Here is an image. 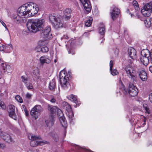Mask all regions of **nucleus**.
Listing matches in <instances>:
<instances>
[{
  "mask_svg": "<svg viewBox=\"0 0 152 152\" xmlns=\"http://www.w3.org/2000/svg\"><path fill=\"white\" fill-rule=\"evenodd\" d=\"M125 70L127 76L130 77L134 81H136V72L134 68L129 66H127Z\"/></svg>",
  "mask_w": 152,
  "mask_h": 152,
  "instance_id": "nucleus-8",
  "label": "nucleus"
},
{
  "mask_svg": "<svg viewBox=\"0 0 152 152\" xmlns=\"http://www.w3.org/2000/svg\"><path fill=\"white\" fill-rule=\"evenodd\" d=\"M50 101L52 103L55 102H56L55 99L54 98H52L50 100Z\"/></svg>",
  "mask_w": 152,
  "mask_h": 152,
  "instance_id": "nucleus-53",
  "label": "nucleus"
},
{
  "mask_svg": "<svg viewBox=\"0 0 152 152\" xmlns=\"http://www.w3.org/2000/svg\"><path fill=\"white\" fill-rule=\"evenodd\" d=\"M21 77L22 79V81L25 84L28 83L27 82L28 81V79L27 77L24 76H22Z\"/></svg>",
  "mask_w": 152,
  "mask_h": 152,
  "instance_id": "nucleus-43",
  "label": "nucleus"
},
{
  "mask_svg": "<svg viewBox=\"0 0 152 152\" xmlns=\"http://www.w3.org/2000/svg\"><path fill=\"white\" fill-rule=\"evenodd\" d=\"M77 148L78 149H79V148H81L80 147H78L77 146Z\"/></svg>",
  "mask_w": 152,
  "mask_h": 152,
  "instance_id": "nucleus-61",
  "label": "nucleus"
},
{
  "mask_svg": "<svg viewBox=\"0 0 152 152\" xmlns=\"http://www.w3.org/2000/svg\"><path fill=\"white\" fill-rule=\"evenodd\" d=\"M146 124V122H144V123L142 124V125L143 126H145Z\"/></svg>",
  "mask_w": 152,
  "mask_h": 152,
  "instance_id": "nucleus-59",
  "label": "nucleus"
},
{
  "mask_svg": "<svg viewBox=\"0 0 152 152\" xmlns=\"http://www.w3.org/2000/svg\"><path fill=\"white\" fill-rule=\"evenodd\" d=\"M22 107L23 110L25 112L26 116H28L29 115L28 111L26 110V108L25 106L24 105H22Z\"/></svg>",
  "mask_w": 152,
  "mask_h": 152,
  "instance_id": "nucleus-44",
  "label": "nucleus"
},
{
  "mask_svg": "<svg viewBox=\"0 0 152 152\" xmlns=\"http://www.w3.org/2000/svg\"><path fill=\"white\" fill-rule=\"evenodd\" d=\"M128 92L132 97H134L137 95L138 90L136 87L133 85H130L128 88Z\"/></svg>",
  "mask_w": 152,
  "mask_h": 152,
  "instance_id": "nucleus-11",
  "label": "nucleus"
},
{
  "mask_svg": "<svg viewBox=\"0 0 152 152\" xmlns=\"http://www.w3.org/2000/svg\"><path fill=\"white\" fill-rule=\"evenodd\" d=\"M53 26L56 29L62 27L63 26V21L60 18L58 20L54 23Z\"/></svg>",
  "mask_w": 152,
  "mask_h": 152,
  "instance_id": "nucleus-21",
  "label": "nucleus"
},
{
  "mask_svg": "<svg viewBox=\"0 0 152 152\" xmlns=\"http://www.w3.org/2000/svg\"><path fill=\"white\" fill-rule=\"evenodd\" d=\"M41 50L43 53H46L49 51V49L47 47L44 46L41 48Z\"/></svg>",
  "mask_w": 152,
  "mask_h": 152,
  "instance_id": "nucleus-38",
  "label": "nucleus"
},
{
  "mask_svg": "<svg viewBox=\"0 0 152 152\" xmlns=\"http://www.w3.org/2000/svg\"><path fill=\"white\" fill-rule=\"evenodd\" d=\"M128 53L132 59H136L137 58L136 51L134 48L130 47L129 48Z\"/></svg>",
  "mask_w": 152,
  "mask_h": 152,
  "instance_id": "nucleus-15",
  "label": "nucleus"
},
{
  "mask_svg": "<svg viewBox=\"0 0 152 152\" xmlns=\"http://www.w3.org/2000/svg\"><path fill=\"white\" fill-rule=\"evenodd\" d=\"M42 29L40 33L41 36L42 37L45 38L46 39H50L52 37V35L50 33V26H47L44 29Z\"/></svg>",
  "mask_w": 152,
  "mask_h": 152,
  "instance_id": "nucleus-7",
  "label": "nucleus"
},
{
  "mask_svg": "<svg viewBox=\"0 0 152 152\" xmlns=\"http://www.w3.org/2000/svg\"><path fill=\"white\" fill-rule=\"evenodd\" d=\"M44 22L43 19L29 20L27 23V26L30 31L36 32L43 29Z\"/></svg>",
  "mask_w": 152,
  "mask_h": 152,
  "instance_id": "nucleus-1",
  "label": "nucleus"
},
{
  "mask_svg": "<svg viewBox=\"0 0 152 152\" xmlns=\"http://www.w3.org/2000/svg\"><path fill=\"white\" fill-rule=\"evenodd\" d=\"M60 18L58 17H56L53 15H50L49 16V19L53 25L54 23Z\"/></svg>",
  "mask_w": 152,
  "mask_h": 152,
  "instance_id": "nucleus-25",
  "label": "nucleus"
},
{
  "mask_svg": "<svg viewBox=\"0 0 152 152\" xmlns=\"http://www.w3.org/2000/svg\"><path fill=\"white\" fill-rule=\"evenodd\" d=\"M6 147L5 145L3 143H0V148H3Z\"/></svg>",
  "mask_w": 152,
  "mask_h": 152,
  "instance_id": "nucleus-49",
  "label": "nucleus"
},
{
  "mask_svg": "<svg viewBox=\"0 0 152 152\" xmlns=\"http://www.w3.org/2000/svg\"><path fill=\"white\" fill-rule=\"evenodd\" d=\"M83 5L84 9L87 13L91 11V6L88 0H80Z\"/></svg>",
  "mask_w": 152,
  "mask_h": 152,
  "instance_id": "nucleus-12",
  "label": "nucleus"
},
{
  "mask_svg": "<svg viewBox=\"0 0 152 152\" xmlns=\"http://www.w3.org/2000/svg\"><path fill=\"white\" fill-rule=\"evenodd\" d=\"M123 93L124 94H126V90L125 89H124L123 90Z\"/></svg>",
  "mask_w": 152,
  "mask_h": 152,
  "instance_id": "nucleus-56",
  "label": "nucleus"
},
{
  "mask_svg": "<svg viewBox=\"0 0 152 152\" xmlns=\"http://www.w3.org/2000/svg\"><path fill=\"white\" fill-rule=\"evenodd\" d=\"M141 54L140 61L143 65L146 66L149 62L152 64V52L146 49L142 50Z\"/></svg>",
  "mask_w": 152,
  "mask_h": 152,
  "instance_id": "nucleus-3",
  "label": "nucleus"
},
{
  "mask_svg": "<svg viewBox=\"0 0 152 152\" xmlns=\"http://www.w3.org/2000/svg\"><path fill=\"white\" fill-rule=\"evenodd\" d=\"M1 67L2 69L3 70L4 72L6 71V69L7 67V65H6V63H1Z\"/></svg>",
  "mask_w": 152,
  "mask_h": 152,
  "instance_id": "nucleus-39",
  "label": "nucleus"
},
{
  "mask_svg": "<svg viewBox=\"0 0 152 152\" xmlns=\"http://www.w3.org/2000/svg\"><path fill=\"white\" fill-rule=\"evenodd\" d=\"M54 62L56 63V60H54Z\"/></svg>",
  "mask_w": 152,
  "mask_h": 152,
  "instance_id": "nucleus-62",
  "label": "nucleus"
},
{
  "mask_svg": "<svg viewBox=\"0 0 152 152\" xmlns=\"http://www.w3.org/2000/svg\"><path fill=\"white\" fill-rule=\"evenodd\" d=\"M67 98L72 101L74 102L76 104H77L78 101L77 100V96L72 94H71L67 96Z\"/></svg>",
  "mask_w": 152,
  "mask_h": 152,
  "instance_id": "nucleus-26",
  "label": "nucleus"
},
{
  "mask_svg": "<svg viewBox=\"0 0 152 152\" xmlns=\"http://www.w3.org/2000/svg\"><path fill=\"white\" fill-rule=\"evenodd\" d=\"M92 18H90L85 23V26L87 27L90 26L92 22Z\"/></svg>",
  "mask_w": 152,
  "mask_h": 152,
  "instance_id": "nucleus-36",
  "label": "nucleus"
},
{
  "mask_svg": "<svg viewBox=\"0 0 152 152\" xmlns=\"http://www.w3.org/2000/svg\"><path fill=\"white\" fill-rule=\"evenodd\" d=\"M53 137L54 140L56 141H57L58 140V137L57 135H56V136H54Z\"/></svg>",
  "mask_w": 152,
  "mask_h": 152,
  "instance_id": "nucleus-52",
  "label": "nucleus"
},
{
  "mask_svg": "<svg viewBox=\"0 0 152 152\" xmlns=\"http://www.w3.org/2000/svg\"><path fill=\"white\" fill-rule=\"evenodd\" d=\"M68 53H72V54H75V53L74 52H72V53H71V50H70V51H68Z\"/></svg>",
  "mask_w": 152,
  "mask_h": 152,
  "instance_id": "nucleus-58",
  "label": "nucleus"
},
{
  "mask_svg": "<svg viewBox=\"0 0 152 152\" xmlns=\"http://www.w3.org/2000/svg\"><path fill=\"white\" fill-rule=\"evenodd\" d=\"M0 22L1 23L2 25L5 27V28H7V26L1 20H0Z\"/></svg>",
  "mask_w": 152,
  "mask_h": 152,
  "instance_id": "nucleus-51",
  "label": "nucleus"
},
{
  "mask_svg": "<svg viewBox=\"0 0 152 152\" xmlns=\"http://www.w3.org/2000/svg\"><path fill=\"white\" fill-rule=\"evenodd\" d=\"M132 4L135 10L137 11H139L140 10V8L137 1H133Z\"/></svg>",
  "mask_w": 152,
  "mask_h": 152,
  "instance_id": "nucleus-33",
  "label": "nucleus"
},
{
  "mask_svg": "<svg viewBox=\"0 0 152 152\" xmlns=\"http://www.w3.org/2000/svg\"><path fill=\"white\" fill-rule=\"evenodd\" d=\"M54 122L53 116H51V117L45 121L46 124L48 127L52 126L54 124Z\"/></svg>",
  "mask_w": 152,
  "mask_h": 152,
  "instance_id": "nucleus-23",
  "label": "nucleus"
},
{
  "mask_svg": "<svg viewBox=\"0 0 152 152\" xmlns=\"http://www.w3.org/2000/svg\"><path fill=\"white\" fill-rule=\"evenodd\" d=\"M129 9H127V10L126 11V12H129Z\"/></svg>",
  "mask_w": 152,
  "mask_h": 152,
  "instance_id": "nucleus-60",
  "label": "nucleus"
},
{
  "mask_svg": "<svg viewBox=\"0 0 152 152\" xmlns=\"http://www.w3.org/2000/svg\"><path fill=\"white\" fill-rule=\"evenodd\" d=\"M5 47L6 48V49L7 50H10L12 48V45L10 44V45H5Z\"/></svg>",
  "mask_w": 152,
  "mask_h": 152,
  "instance_id": "nucleus-45",
  "label": "nucleus"
},
{
  "mask_svg": "<svg viewBox=\"0 0 152 152\" xmlns=\"http://www.w3.org/2000/svg\"><path fill=\"white\" fill-rule=\"evenodd\" d=\"M144 23L146 27L149 28L152 25V18L145 20Z\"/></svg>",
  "mask_w": 152,
  "mask_h": 152,
  "instance_id": "nucleus-29",
  "label": "nucleus"
},
{
  "mask_svg": "<svg viewBox=\"0 0 152 152\" xmlns=\"http://www.w3.org/2000/svg\"><path fill=\"white\" fill-rule=\"evenodd\" d=\"M6 49V48L5 47V45H2L1 46H0V51H3Z\"/></svg>",
  "mask_w": 152,
  "mask_h": 152,
  "instance_id": "nucleus-46",
  "label": "nucleus"
},
{
  "mask_svg": "<svg viewBox=\"0 0 152 152\" xmlns=\"http://www.w3.org/2000/svg\"><path fill=\"white\" fill-rule=\"evenodd\" d=\"M66 134V131H65L64 134L65 135Z\"/></svg>",
  "mask_w": 152,
  "mask_h": 152,
  "instance_id": "nucleus-63",
  "label": "nucleus"
},
{
  "mask_svg": "<svg viewBox=\"0 0 152 152\" xmlns=\"http://www.w3.org/2000/svg\"><path fill=\"white\" fill-rule=\"evenodd\" d=\"M141 12L142 14L144 16L147 17L149 16L150 15L152 12L148 10H145L144 9H142L141 10Z\"/></svg>",
  "mask_w": 152,
  "mask_h": 152,
  "instance_id": "nucleus-28",
  "label": "nucleus"
},
{
  "mask_svg": "<svg viewBox=\"0 0 152 152\" xmlns=\"http://www.w3.org/2000/svg\"><path fill=\"white\" fill-rule=\"evenodd\" d=\"M132 14H131V16H132Z\"/></svg>",
  "mask_w": 152,
  "mask_h": 152,
  "instance_id": "nucleus-64",
  "label": "nucleus"
},
{
  "mask_svg": "<svg viewBox=\"0 0 152 152\" xmlns=\"http://www.w3.org/2000/svg\"><path fill=\"white\" fill-rule=\"evenodd\" d=\"M110 70L111 72V74L113 75H117L118 72L117 70L115 69H112V67L113 66V63L112 61L111 60L110 62Z\"/></svg>",
  "mask_w": 152,
  "mask_h": 152,
  "instance_id": "nucleus-22",
  "label": "nucleus"
},
{
  "mask_svg": "<svg viewBox=\"0 0 152 152\" xmlns=\"http://www.w3.org/2000/svg\"><path fill=\"white\" fill-rule=\"evenodd\" d=\"M38 44L40 46H43L47 44V41L45 40H40L38 42Z\"/></svg>",
  "mask_w": 152,
  "mask_h": 152,
  "instance_id": "nucleus-37",
  "label": "nucleus"
},
{
  "mask_svg": "<svg viewBox=\"0 0 152 152\" xmlns=\"http://www.w3.org/2000/svg\"><path fill=\"white\" fill-rule=\"evenodd\" d=\"M15 99L18 102L22 103L23 102V100L22 98L19 95H16L15 97Z\"/></svg>",
  "mask_w": 152,
  "mask_h": 152,
  "instance_id": "nucleus-40",
  "label": "nucleus"
},
{
  "mask_svg": "<svg viewBox=\"0 0 152 152\" xmlns=\"http://www.w3.org/2000/svg\"><path fill=\"white\" fill-rule=\"evenodd\" d=\"M152 6L151 3H148L144 5L142 9L148 10L152 12Z\"/></svg>",
  "mask_w": 152,
  "mask_h": 152,
  "instance_id": "nucleus-31",
  "label": "nucleus"
},
{
  "mask_svg": "<svg viewBox=\"0 0 152 152\" xmlns=\"http://www.w3.org/2000/svg\"><path fill=\"white\" fill-rule=\"evenodd\" d=\"M143 106L144 109L146 111V113H147L148 114H150V110L147 104H143Z\"/></svg>",
  "mask_w": 152,
  "mask_h": 152,
  "instance_id": "nucleus-35",
  "label": "nucleus"
},
{
  "mask_svg": "<svg viewBox=\"0 0 152 152\" xmlns=\"http://www.w3.org/2000/svg\"><path fill=\"white\" fill-rule=\"evenodd\" d=\"M37 143L38 145H43L44 144H47L48 142L46 141H39L37 140Z\"/></svg>",
  "mask_w": 152,
  "mask_h": 152,
  "instance_id": "nucleus-41",
  "label": "nucleus"
},
{
  "mask_svg": "<svg viewBox=\"0 0 152 152\" xmlns=\"http://www.w3.org/2000/svg\"><path fill=\"white\" fill-rule=\"evenodd\" d=\"M149 70L152 73V65L150 66L149 68Z\"/></svg>",
  "mask_w": 152,
  "mask_h": 152,
  "instance_id": "nucleus-55",
  "label": "nucleus"
},
{
  "mask_svg": "<svg viewBox=\"0 0 152 152\" xmlns=\"http://www.w3.org/2000/svg\"><path fill=\"white\" fill-rule=\"evenodd\" d=\"M58 116L59 117V121L61 125L64 128H66L67 126L66 121L64 117H63V114L62 111L57 107L56 111Z\"/></svg>",
  "mask_w": 152,
  "mask_h": 152,
  "instance_id": "nucleus-9",
  "label": "nucleus"
},
{
  "mask_svg": "<svg viewBox=\"0 0 152 152\" xmlns=\"http://www.w3.org/2000/svg\"><path fill=\"white\" fill-rule=\"evenodd\" d=\"M9 108L8 113L9 116L14 120H17V118L15 115V106L13 105H11L9 106Z\"/></svg>",
  "mask_w": 152,
  "mask_h": 152,
  "instance_id": "nucleus-13",
  "label": "nucleus"
},
{
  "mask_svg": "<svg viewBox=\"0 0 152 152\" xmlns=\"http://www.w3.org/2000/svg\"><path fill=\"white\" fill-rule=\"evenodd\" d=\"M59 78L61 85L64 89H67L70 87L69 77L65 71L62 70L60 72L59 74Z\"/></svg>",
  "mask_w": 152,
  "mask_h": 152,
  "instance_id": "nucleus-4",
  "label": "nucleus"
},
{
  "mask_svg": "<svg viewBox=\"0 0 152 152\" xmlns=\"http://www.w3.org/2000/svg\"><path fill=\"white\" fill-rule=\"evenodd\" d=\"M28 152H37V151L36 150H34L31 149H29V150L28 151Z\"/></svg>",
  "mask_w": 152,
  "mask_h": 152,
  "instance_id": "nucleus-54",
  "label": "nucleus"
},
{
  "mask_svg": "<svg viewBox=\"0 0 152 152\" xmlns=\"http://www.w3.org/2000/svg\"><path fill=\"white\" fill-rule=\"evenodd\" d=\"M86 152H94L92 151H91L90 150H86Z\"/></svg>",
  "mask_w": 152,
  "mask_h": 152,
  "instance_id": "nucleus-57",
  "label": "nucleus"
},
{
  "mask_svg": "<svg viewBox=\"0 0 152 152\" xmlns=\"http://www.w3.org/2000/svg\"><path fill=\"white\" fill-rule=\"evenodd\" d=\"M25 85H26V87L28 89L31 90L33 89V87L31 83H28Z\"/></svg>",
  "mask_w": 152,
  "mask_h": 152,
  "instance_id": "nucleus-42",
  "label": "nucleus"
},
{
  "mask_svg": "<svg viewBox=\"0 0 152 152\" xmlns=\"http://www.w3.org/2000/svg\"><path fill=\"white\" fill-rule=\"evenodd\" d=\"M32 95L29 93H27L26 95V98L28 99H30Z\"/></svg>",
  "mask_w": 152,
  "mask_h": 152,
  "instance_id": "nucleus-47",
  "label": "nucleus"
},
{
  "mask_svg": "<svg viewBox=\"0 0 152 152\" xmlns=\"http://www.w3.org/2000/svg\"><path fill=\"white\" fill-rule=\"evenodd\" d=\"M111 11L110 12L112 19L114 20L118 17L120 10L116 7L113 6L111 8Z\"/></svg>",
  "mask_w": 152,
  "mask_h": 152,
  "instance_id": "nucleus-10",
  "label": "nucleus"
},
{
  "mask_svg": "<svg viewBox=\"0 0 152 152\" xmlns=\"http://www.w3.org/2000/svg\"><path fill=\"white\" fill-rule=\"evenodd\" d=\"M40 136L37 137L35 135L31 136V141L30 142V145L31 146L33 147H36L38 145L37 143V140H36L37 139H40Z\"/></svg>",
  "mask_w": 152,
  "mask_h": 152,
  "instance_id": "nucleus-18",
  "label": "nucleus"
},
{
  "mask_svg": "<svg viewBox=\"0 0 152 152\" xmlns=\"http://www.w3.org/2000/svg\"><path fill=\"white\" fill-rule=\"evenodd\" d=\"M23 9L21 7L18 8L17 10V15H14L13 17L15 21L17 23H20L22 21L23 18L26 16L25 12L22 10Z\"/></svg>",
  "mask_w": 152,
  "mask_h": 152,
  "instance_id": "nucleus-5",
  "label": "nucleus"
},
{
  "mask_svg": "<svg viewBox=\"0 0 152 152\" xmlns=\"http://www.w3.org/2000/svg\"><path fill=\"white\" fill-rule=\"evenodd\" d=\"M149 98L150 101L152 103V93L149 95Z\"/></svg>",
  "mask_w": 152,
  "mask_h": 152,
  "instance_id": "nucleus-50",
  "label": "nucleus"
},
{
  "mask_svg": "<svg viewBox=\"0 0 152 152\" xmlns=\"http://www.w3.org/2000/svg\"><path fill=\"white\" fill-rule=\"evenodd\" d=\"M57 107L56 106H54L48 104V112L51 114V116H53L55 113L57 109Z\"/></svg>",
  "mask_w": 152,
  "mask_h": 152,
  "instance_id": "nucleus-19",
  "label": "nucleus"
},
{
  "mask_svg": "<svg viewBox=\"0 0 152 152\" xmlns=\"http://www.w3.org/2000/svg\"><path fill=\"white\" fill-rule=\"evenodd\" d=\"M139 76L141 79L143 81H145L147 79L146 73L143 70H142L140 72Z\"/></svg>",
  "mask_w": 152,
  "mask_h": 152,
  "instance_id": "nucleus-24",
  "label": "nucleus"
},
{
  "mask_svg": "<svg viewBox=\"0 0 152 152\" xmlns=\"http://www.w3.org/2000/svg\"><path fill=\"white\" fill-rule=\"evenodd\" d=\"M71 10L69 8H67L63 11V17L66 20H68L71 17Z\"/></svg>",
  "mask_w": 152,
  "mask_h": 152,
  "instance_id": "nucleus-17",
  "label": "nucleus"
},
{
  "mask_svg": "<svg viewBox=\"0 0 152 152\" xmlns=\"http://www.w3.org/2000/svg\"><path fill=\"white\" fill-rule=\"evenodd\" d=\"M63 105H65L66 106V108H67V107L68 108V109H66L67 111H69V115L68 117L70 119V121H72V118L74 117V114L72 112V109L71 108V107L67 103L65 102H64L63 103Z\"/></svg>",
  "mask_w": 152,
  "mask_h": 152,
  "instance_id": "nucleus-16",
  "label": "nucleus"
},
{
  "mask_svg": "<svg viewBox=\"0 0 152 152\" xmlns=\"http://www.w3.org/2000/svg\"><path fill=\"white\" fill-rule=\"evenodd\" d=\"M41 64L43 65L44 63L49 64L51 62V60L47 56H43L39 58Z\"/></svg>",
  "mask_w": 152,
  "mask_h": 152,
  "instance_id": "nucleus-20",
  "label": "nucleus"
},
{
  "mask_svg": "<svg viewBox=\"0 0 152 152\" xmlns=\"http://www.w3.org/2000/svg\"><path fill=\"white\" fill-rule=\"evenodd\" d=\"M33 73L35 78L37 79L39 78L40 74L39 70L38 68H36L34 70Z\"/></svg>",
  "mask_w": 152,
  "mask_h": 152,
  "instance_id": "nucleus-30",
  "label": "nucleus"
},
{
  "mask_svg": "<svg viewBox=\"0 0 152 152\" xmlns=\"http://www.w3.org/2000/svg\"><path fill=\"white\" fill-rule=\"evenodd\" d=\"M1 137L6 142L10 143L12 141V137L8 134L5 132H1L0 134Z\"/></svg>",
  "mask_w": 152,
  "mask_h": 152,
  "instance_id": "nucleus-14",
  "label": "nucleus"
},
{
  "mask_svg": "<svg viewBox=\"0 0 152 152\" xmlns=\"http://www.w3.org/2000/svg\"><path fill=\"white\" fill-rule=\"evenodd\" d=\"M56 83L54 80H52L50 83L49 84V88L51 90H54L56 88Z\"/></svg>",
  "mask_w": 152,
  "mask_h": 152,
  "instance_id": "nucleus-27",
  "label": "nucleus"
},
{
  "mask_svg": "<svg viewBox=\"0 0 152 152\" xmlns=\"http://www.w3.org/2000/svg\"><path fill=\"white\" fill-rule=\"evenodd\" d=\"M4 94L3 93L0 94V98L3 96ZM0 107L3 109L4 110L6 108V106L4 102L2 101L0 102Z\"/></svg>",
  "mask_w": 152,
  "mask_h": 152,
  "instance_id": "nucleus-34",
  "label": "nucleus"
},
{
  "mask_svg": "<svg viewBox=\"0 0 152 152\" xmlns=\"http://www.w3.org/2000/svg\"><path fill=\"white\" fill-rule=\"evenodd\" d=\"M141 119L144 122H146V118L144 115H141Z\"/></svg>",
  "mask_w": 152,
  "mask_h": 152,
  "instance_id": "nucleus-48",
  "label": "nucleus"
},
{
  "mask_svg": "<svg viewBox=\"0 0 152 152\" xmlns=\"http://www.w3.org/2000/svg\"><path fill=\"white\" fill-rule=\"evenodd\" d=\"M42 111V108L40 105H35L31 110V115L33 118L36 119L40 115V112Z\"/></svg>",
  "mask_w": 152,
  "mask_h": 152,
  "instance_id": "nucleus-6",
  "label": "nucleus"
},
{
  "mask_svg": "<svg viewBox=\"0 0 152 152\" xmlns=\"http://www.w3.org/2000/svg\"><path fill=\"white\" fill-rule=\"evenodd\" d=\"M105 31V28L103 25L102 27H99V33L101 35H102V38L103 37L104 35Z\"/></svg>",
  "mask_w": 152,
  "mask_h": 152,
  "instance_id": "nucleus-32",
  "label": "nucleus"
},
{
  "mask_svg": "<svg viewBox=\"0 0 152 152\" xmlns=\"http://www.w3.org/2000/svg\"><path fill=\"white\" fill-rule=\"evenodd\" d=\"M23 10L25 12L27 17L33 16L37 14L39 10L38 5L35 3L29 2L21 6Z\"/></svg>",
  "mask_w": 152,
  "mask_h": 152,
  "instance_id": "nucleus-2",
  "label": "nucleus"
}]
</instances>
